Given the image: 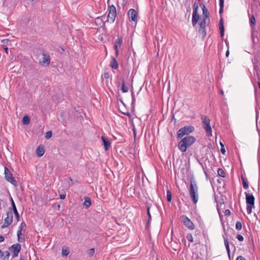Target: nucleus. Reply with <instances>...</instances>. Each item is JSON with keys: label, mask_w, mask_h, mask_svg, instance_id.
<instances>
[{"label": "nucleus", "mask_w": 260, "mask_h": 260, "mask_svg": "<svg viewBox=\"0 0 260 260\" xmlns=\"http://www.w3.org/2000/svg\"><path fill=\"white\" fill-rule=\"evenodd\" d=\"M196 141V138L192 136H186L178 143V149L181 152H185L187 148L194 143Z\"/></svg>", "instance_id": "nucleus-1"}, {"label": "nucleus", "mask_w": 260, "mask_h": 260, "mask_svg": "<svg viewBox=\"0 0 260 260\" xmlns=\"http://www.w3.org/2000/svg\"><path fill=\"white\" fill-rule=\"evenodd\" d=\"M198 186L194 180H190V184L189 187V194L194 204H196L198 201Z\"/></svg>", "instance_id": "nucleus-2"}, {"label": "nucleus", "mask_w": 260, "mask_h": 260, "mask_svg": "<svg viewBox=\"0 0 260 260\" xmlns=\"http://www.w3.org/2000/svg\"><path fill=\"white\" fill-rule=\"evenodd\" d=\"M194 131V128L191 125H186L180 129L177 132V137L178 139L182 138L185 135H188Z\"/></svg>", "instance_id": "nucleus-3"}, {"label": "nucleus", "mask_w": 260, "mask_h": 260, "mask_svg": "<svg viewBox=\"0 0 260 260\" xmlns=\"http://www.w3.org/2000/svg\"><path fill=\"white\" fill-rule=\"evenodd\" d=\"M13 212L11 208L7 212V217L4 219V223L2 228H5L10 225L13 221Z\"/></svg>", "instance_id": "nucleus-4"}, {"label": "nucleus", "mask_w": 260, "mask_h": 260, "mask_svg": "<svg viewBox=\"0 0 260 260\" xmlns=\"http://www.w3.org/2000/svg\"><path fill=\"white\" fill-rule=\"evenodd\" d=\"M201 120L204 125V128L206 132L209 134H211L212 129L210 126V120L205 115L201 116Z\"/></svg>", "instance_id": "nucleus-5"}, {"label": "nucleus", "mask_w": 260, "mask_h": 260, "mask_svg": "<svg viewBox=\"0 0 260 260\" xmlns=\"http://www.w3.org/2000/svg\"><path fill=\"white\" fill-rule=\"evenodd\" d=\"M4 174L5 179L7 181L11 183L12 184L15 186L17 185V182L16 180L13 177L12 174L7 167H5Z\"/></svg>", "instance_id": "nucleus-6"}, {"label": "nucleus", "mask_w": 260, "mask_h": 260, "mask_svg": "<svg viewBox=\"0 0 260 260\" xmlns=\"http://www.w3.org/2000/svg\"><path fill=\"white\" fill-rule=\"evenodd\" d=\"M21 249V246L20 244H15L12 245L9 247V250L12 254L13 257H15L18 256V253L20 252Z\"/></svg>", "instance_id": "nucleus-7"}, {"label": "nucleus", "mask_w": 260, "mask_h": 260, "mask_svg": "<svg viewBox=\"0 0 260 260\" xmlns=\"http://www.w3.org/2000/svg\"><path fill=\"white\" fill-rule=\"evenodd\" d=\"M117 15L116 9L114 5H111L109 7V12L108 14V20H110L111 22H114Z\"/></svg>", "instance_id": "nucleus-8"}, {"label": "nucleus", "mask_w": 260, "mask_h": 260, "mask_svg": "<svg viewBox=\"0 0 260 260\" xmlns=\"http://www.w3.org/2000/svg\"><path fill=\"white\" fill-rule=\"evenodd\" d=\"M129 19L136 23L138 20V12L134 9H131L127 13Z\"/></svg>", "instance_id": "nucleus-9"}, {"label": "nucleus", "mask_w": 260, "mask_h": 260, "mask_svg": "<svg viewBox=\"0 0 260 260\" xmlns=\"http://www.w3.org/2000/svg\"><path fill=\"white\" fill-rule=\"evenodd\" d=\"M184 225L189 230H193L194 229V224L186 216H182Z\"/></svg>", "instance_id": "nucleus-10"}, {"label": "nucleus", "mask_w": 260, "mask_h": 260, "mask_svg": "<svg viewBox=\"0 0 260 260\" xmlns=\"http://www.w3.org/2000/svg\"><path fill=\"white\" fill-rule=\"evenodd\" d=\"M50 61V56L48 54L43 53L42 57L40 59V63L42 66H47L49 64Z\"/></svg>", "instance_id": "nucleus-11"}, {"label": "nucleus", "mask_w": 260, "mask_h": 260, "mask_svg": "<svg viewBox=\"0 0 260 260\" xmlns=\"http://www.w3.org/2000/svg\"><path fill=\"white\" fill-rule=\"evenodd\" d=\"M122 39L121 37H118V38L115 41L114 48L115 50V54L116 56H117L119 54L118 47L122 45Z\"/></svg>", "instance_id": "nucleus-12"}, {"label": "nucleus", "mask_w": 260, "mask_h": 260, "mask_svg": "<svg viewBox=\"0 0 260 260\" xmlns=\"http://www.w3.org/2000/svg\"><path fill=\"white\" fill-rule=\"evenodd\" d=\"M246 196V202L247 205H254L255 198L252 194H249L246 192L245 193Z\"/></svg>", "instance_id": "nucleus-13"}, {"label": "nucleus", "mask_w": 260, "mask_h": 260, "mask_svg": "<svg viewBox=\"0 0 260 260\" xmlns=\"http://www.w3.org/2000/svg\"><path fill=\"white\" fill-rule=\"evenodd\" d=\"M206 19L202 18L200 22V29L199 31L200 32H201V33L204 36H205L206 34V32L205 31L206 23Z\"/></svg>", "instance_id": "nucleus-14"}, {"label": "nucleus", "mask_w": 260, "mask_h": 260, "mask_svg": "<svg viewBox=\"0 0 260 260\" xmlns=\"http://www.w3.org/2000/svg\"><path fill=\"white\" fill-rule=\"evenodd\" d=\"M11 201L14 214L16 218L17 221H19L20 220V216L19 213L17 211L16 205L12 198L11 199Z\"/></svg>", "instance_id": "nucleus-15"}, {"label": "nucleus", "mask_w": 260, "mask_h": 260, "mask_svg": "<svg viewBox=\"0 0 260 260\" xmlns=\"http://www.w3.org/2000/svg\"><path fill=\"white\" fill-rule=\"evenodd\" d=\"M102 140L104 144V149L105 150H108L111 147V142L106 137L102 136L101 137Z\"/></svg>", "instance_id": "nucleus-16"}, {"label": "nucleus", "mask_w": 260, "mask_h": 260, "mask_svg": "<svg viewBox=\"0 0 260 260\" xmlns=\"http://www.w3.org/2000/svg\"><path fill=\"white\" fill-rule=\"evenodd\" d=\"M45 151L44 146L40 145L37 148L36 153L39 157L42 156L44 154Z\"/></svg>", "instance_id": "nucleus-17"}, {"label": "nucleus", "mask_w": 260, "mask_h": 260, "mask_svg": "<svg viewBox=\"0 0 260 260\" xmlns=\"http://www.w3.org/2000/svg\"><path fill=\"white\" fill-rule=\"evenodd\" d=\"M201 7L203 11V18L207 19L209 17V13L204 5H202Z\"/></svg>", "instance_id": "nucleus-18"}, {"label": "nucleus", "mask_w": 260, "mask_h": 260, "mask_svg": "<svg viewBox=\"0 0 260 260\" xmlns=\"http://www.w3.org/2000/svg\"><path fill=\"white\" fill-rule=\"evenodd\" d=\"M10 256V253L8 251H2L1 250V253L0 254L1 258L2 260H9Z\"/></svg>", "instance_id": "nucleus-19"}, {"label": "nucleus", "mask_w": 260, "mask_h": 260, "mask_svg": "<svg viewBox=\"0 0 260 260\" xmlns=\"http://www.w3.org/2000/svg\"><path fill=\"white\" fill-rule=\"evenodd\" d=\"M91 199L90 197L86 196L84 197V202L83 203V206L86 208H88L91 205Z\"/></svg>", "instance_id": "nucleus-20"}, {"label": "nucleus", "mask_w": 260, "mask_h": 260, "mask_svg": "<svg viewBox=\"0 0 260 260\" xmlns=\"http://www.w3.org/2000/svg\"><path fill=\"white\" fill-rule=\"evenodd\" d=\"M199 18H200V16L198 13L196 14V15L192 14V25L193 26H194L197 24V23L199 19Z\"/></svg>", "instance_id": "nucleus-21"}, {"label": "nucleus", "mask_w": 260, "mask_h": 260, "mask_svg": "<svg viewBox=\"0 0 260 260\" xmlns=\"http://www.w3.org/2000/svg\"><path fill=\"white\" fill-rule=\"evenodd\" d=\"M110 67L113 69H117L118 67V63L116 59L115 58H113L110 62Z\"/></svg>", "instance_id": "nucleus-22"}, {"label": "nucleus", "mask_w": 260, "mask_h": 260, "mask_svg": "<svg viewBox=\"0 0 260 260\" xmlns=\"http://www.w3.org/2000/svg\"><path fill=\"white\" fill-rule=\"evenodd\" d=\"M219 29L220 32V35L221 37H223L224 35V27H223V20L222 19H220L219 22Z\"/></svg>", "instance_id": "nucleus-23"}, {"label": "nucleus", "mask_w": 260, "mask_h": 260, "mask_svg": "<svg viewBox=\"0 0 260 260\" xmlns=\"http://www.w3.org/2000/svg\"><path fill=\"white\" fill-rule=\"evenodd\" d=\"M224 243L226 251L228 252V256L229 257H230V249L229 247V244L228 240L226 238H224Z\"/></svg>", "instance_id": "nucleus-24"}, {"label": "nucleus", "mask_w": 260, "mask_h": 260, "mask_svg": "<svg viewBox=\"0 0 260 260\" xmlns=\"http://www.w3.org/2000/svg\"><path fill=\"white\" fill-rule=\"evenodd\" d=\"M70 253V249L68 247H63L62 248L61 253L62 256H67Z\"/></svg>", "instance_id": "nucleus-25"}, {"label": "nucleus", "mask_w": 260, "mask_h": 260, "mask_svg": "<svg viewBox=\"0 0 260 260\" xmlns=\"http://www.w3.org/2000/svg\"><path fill=\"white\" fill-rule=\"evenodd\" d=\"M217 173L218 175L220 177H222L223 178H224L225 177V173L224 172V170L222 169H218Z\"/></svg>", "instance_id": "nucleus-26"}, {"label": "nucleus", "mask_w": 260, "mask_h": 260, "mask_svg": "<svg viewBox=\"0 0 260 260\" xmlns=\"http://www.w3.org/2000/svg\"><path fill=\"white\" fill-rule=\"evenodd\" d=\"M23 123L24 124H28L30 122V119L28 116H24L22 119Z\"/></svg>", "instance_id": "nucleus-27"}, {"label": "nucleus", "mask_w": 260, "mask_h": 260, "mask_svg": "<svg viewBox=\"0 0 260 260\" xmlns=\"http://www.w3.org/2000/svg\"><path fill=\"white\" fill-rule=\"evenodd\" d=\"M242 181L244 188L245 189H248L249 187V185L248 182L246 181L245 179L243 177H242Z\"/></svg>", "instance_id": "nucleus-28"}, {"label": "nucleus", "mask_w": 260, "mask_h": 260, "mask_svg": "<svg viewBox=\"0 0 260 260\" xmlns=\"http://www.w3.org/2000/svg\"><path fill=\"white\" fill-rule=\"evenodd\" d=\"M121 90L123 92H127L128 91V88L125 86V82L123 81L122 83Z\"/></svg>", "instance_id": "nucleus-29"}, {"label": "nucleus", "mask_w": 260, "mask_h": 260, "mask_svg": "<svg viewBox=\"0 0 260 260\" xmlns=\"http://www.w3.org/2000/svg\"><path fill=\"white\" fill-rule=\"evenodd\" d=\"M198 5L196 3H194L193 5V12L192 14L196 15V14L198 13Z\"/></svg>", "instance_id": "nucleus-30"}, {"label": "nucleus", "mask_w": 260, "mask_h": 260, "mask_svg": "<svg viewBox=\"0 0 260 260\" xmlns=\"http://www.w3.org/2000/svg\"><path fill=\"white\" fill-rule=\"evenodd\" d=\"M254 205H247L246 210L248 214H250L252 212V209Z\"/></svg>", "instance_id": "nucleus-31"}, {"label": "nucleus", "mask_w": 260, "mask_h": 260, "mask_svg": "<svg viewBox=\"0 0 260 260\" xmlns=\"http://www.w3.org/2000/svg\"><path fill=\"white\" fill-rule=\"evenodd\" d=\"M242 228V223L240 221H237L236 223V229L237 230H241Z\"/></svg>", "instance_id": "nucleus-32"}, {"label": "nucleus", "mask_w": 260, "mask_h": 260, "mask_svg": "<svg viewBox=\"0 0 260 260\" xmlns=\"http://www.w3.org/2000/svg\"><path fill=\"white\" fill-rule=\"evenodd\" d=\"M167 198L168 201L170 202L172 200V194L170 190L167 191Z\"/></svg>", "instance_id": "nucleus-33"}, {"label": "nucleus", "mask_w": 260, "mask_h": 260, "mask_svg": "<svg viewBox=\"0 0 260 260\" xmlns=\"http://www.w3.org/2000/svg\"><path fill=\"white\" fill-rule=\"evenodd\" d=\"M186 238L189 242L193 241V236L191 234H188L186 236Z\"/></svg>", "instance_id": "nucleus-34"}, {"label": "nucleus", "mask_w": 260, "mask_h": 260, "mask_svg": "<svg viewBox=\"0 0 260 260\" xmlns=\"http://www.w3.org/2000/svg\"><path fill=\"white\" fill-rule=\"evenodd\" d=\"M147 215L148 216V224L150 221V220L151 219V215H150V207H149V206L147 207Z\"/></svg>", "instance_id": "nucleus-35"}, {"label": "nucleus", "mask_w": 260, "mask_h": 260, "mask_svg": "<svg viewBox=\"0 0 260 260\" xmlns=\"http://www.w3.org/2000/svg\"><path fill=\"white\" fill-rule=\"evenodd\" d=\"M52 136V132L51 131H48L46 133L45 137L46 139H49Z\"/></svg>", "instance_id": "nucleus-36"}, {"label": "nucleus", "mask_w": 260, "mask_h": 260, "mask_svg": "<svg viewBox=\"0 0 260 260\" xmlns=\"http://www.w3.org/2000/svg\"><path fill=\"white\" fill-rule=\"evenodd\" d=\"M94 253V249L91 248L88 251V254L89 256H92Z\"/></svg>", "instance_id": "nucleus-37"}, {"label": "nucleus", "mask_w": 260, "mask_h": 260, "mask_svg": "<svg viewBox=\"0 0 260 260\" xmlns=\"http://www.w3.org/2000/svg\"><path fill=\"white\" fill-rule=\"evenodd\" d=\"M250 22L252 24H254L255 23V19L254 17V16H252L251 17L250 19Z\"/></svg>", "instance_id": "nucleus-38"}, {"label": "nucleus", "mask_w": 260, "mask_h": 260, "mask_svg": "<svg viewBox=\"0 0 260 260\" xmlns=\"http://www.w3.org/2000/svg\"><path fill=\"white\" fill-rule=\"evenodd\" d=\"M237 238L239 241H243L244 240L243 237L241 235H237Z\"/></svg>", "instance_id": "nucleus-39"}, {"label": "nucleus", "mask_w": 260, "mask_h": 260, "mask_svg": "<svg viewBox=\"0 0 260 260\" xmlns=\"http://www.w3.org/2000/svg\"><path fill=\"white\" fill-rule=\"evenodd\" d=\"M220 145H221V153L223 154H224L225 153V149L224 148V145H223V144L222 143H220Z\"/></svg>", "instance_id": "nucleus-40"}, {"label": "nucleus", "mask_w": 260, "mask_h": 260, "mask_svg": "<svg viewBox=\"0 0 260 260\" xmlns=\"http://www.w3.org/2000/svg\"><path fill=\"white\" fill-rule=\"evenodd\" d=\"M2 47L5 50V53L7 54H8V48L7 46H5V45H2Z\"/></svg>", "instance_id": "nucleus-41"}, {"label": "nucleus", "mask_w": 260, "mask_h": 260, "mask_svg": "<svg viewBox=\"0 0 260 260\" xmlns=\"http://www.w3.org/2000/svg\"><path fill=\"white\" fill-rule=\"evenodd\" d=\"M132 104H134L136 101V99L134 96V92L132 91Z\"/></svg>", "instance_id": "nucleus-42"}, {"label": "nucleus", "mask_w": 260, "mask_h": 260, "mask_svg": "<svg viewBox=\"0 0 260 260\" xmlns=\"http://www.w3.org/2000/svg\"><path fill=\"white\" fill-rule=\"evenodd\" d=\"M230 214H231V211H230V210L226 209L225 210V211H224L225 215H226V216L230 215Z\"/></svg>", "instance_id": "nucleus-43"}, {"label": "nucleus", "mask_w": 260, "mask_h": 260, "mask_svg": "<svg viewBox=\"0 0 260 260\" xmlns=\"http://www.w3.org/2000/svg\"><path fill=\"white\" fill-rule=\"evenodd\" d=\"M236 260H246V259L242 256H238Z\"/></svg>", "instance_id": "nucleus-44"}, {"label": "nucleus", "mask_w": 260, "mask_h": 260, "mask_svg": "<svg viewBox=\"0 0 260 260\" xmlns=\"http://www.w3.org/2000/svg\"><path fill=\"white\" fill-rule=\"evenodd\" d=\"M25 226V224L24 222H22L19 227L20 230L22 231Z\"/></svg>", "instance_id": "nucleus-45"}, {"label": "nucleus", "mask_w": 260, "mask_h": 260, "mask_svg": "<svg viewBox=\"0 0 260 260\" xmlns=\"http://www.w3.org/2000/svg\"><path fill=\"white\" fill-rule=\"evenodd\" d=\"M219 6L220 7H223L224 0H219Z\"/></svg>", "instance_id": "nucleus-46"}, {"label": "nucleus", "mask_w": 260, "mask_h": 260, "mask_svg": "<svg viewBox=\"0 0 260 260\" xmlns=\"http://www.w3.org/2000/svg\"><path fill=\"white\" fill-rule=\"evenodd\" d=\"M59 197L60 199H64L66 197V194L65 193L60 194Z\"/></svg>", "instance_id": "nucleus-47"}, {"label": "nucleus", "mask_w": 260, "mask_h": 260, "mask_svg": "<svg viewBox=\"0 0 260 260\" xmlns=\"http://www.w3.org/2000/svg\"><path fill=\"white\" fill-rule=\"evenodd\" d=\"M102 19L100 18L99 17H98L95 19V22L96 23H99L100 24L102 22Z\"/></svg>", "instance_id": "nucleus-48"}, {"label": "nucleus", "mask_w": 260, "mask_h": 260, "mask_svg": "<svg viewBox=\"0 0 260 260\" xmlns=\"http://www.w3.org/2000/svg\"><path fill=\"white\" fill-rule=\"evenodd\" d=\"M24 240V238H21L19 237H18V241L19 242H22Z\"/></svg>", "instance_id": "nucleus-49"}, {"label": "nucleus", "mask_w": 260, "mask_h": 260, "mask_svg": "<svg viewBox=\"0 0 260 260\" xmlns=\"http://www.w3.org/2000/svg\"><path fill=\"white\" fill-rule=\"evenodd\" d=\"M5 240L4 236L0 235V243L3 242Z\"/></svg>", "instance_id": "nucleus-50"}, {"label": "nucleus", "mask_w": 260, "mask_h": 260, "mask_svg": "<svg viewBox=\"0 0 260 260\" xmlns=\"http://www.w3.org/2000/svg\"><path fill=\"white\" fill-rule=\"evenodd\" d=\"M258 125H260V121L258 122V123L256 124V127L257 128L259 135H260V131L258 129Z\"/></svg>", "instance_id": "nucleus-51"}, {"label": "nucleus", "mask_w": 260, "mask_h": 260, "mask_svg": "<svg viewBox=\"0 0 260 260\" xmlns=\"http://www.w3.org/2000/svg\"><path fill=\"white\" fill-rule=\"evenodd\" d=\"M17 235L18 237H19L21 235V230H19L17 232Z\"/></svg>", "instance_id": "nucleus-52"}, {"label": "nucleus", "mask_w": 260, "mask_h": 260, "mask_svg": "<svg viewBox=\"0 0 260 260\" xmlns=\"http://www.w3.org/2000/svg\"><path fill=\"white\" fill-rule=\"evenodd\" d=\"M2 42H3L4 43H6L9 42V40L8 39H4L2 41Z\"/></svg>", "instance_id": "nucleus-53"}, {"label": "nucleus", "mask_w": 260, "mask_h": 260, "mask_svg": "<svg viewBox=\"0 0 260 260\" xmlns=\"http://www.w3.org/2000/svg\"><path fill=\"white\" fill-rule=\"evenodd\" d=\"M123 114L125 115H126V116H131V114L129 112H123Z\"/></svg>", "instance_id": "nucleus-54"}, {"label": "nucleus", "mask_w": 260, "mask_h": 260, "mask_svg": "<svg viewBox=\"0 0 260 260\" xmlns=\"http://www.w3.org/2000/svg\"><path fill=\"white\" fill-rule=\"evenodd\" d=\"M223 7H220V10H219V13L221 14V13H222V11H223Z\"/></svg>", "instance_id": "nucleus-55"}, {"label": "nucleus", "mask_w": 260, "mask_h": 260, "mask_svg": "<svg viewBox=\"0 0 260 260\" xmlns=\"http://www.w3.org/2000/svg\"><path fill=\"white\" fill-rule=\"evenodd\" d=\"M229 55V50H228L226 52V53H225V55L226 57H228Z\"/></svg>", "instance_id": "nucleus-56"}, {"label": "nucleus", "mask_w": 260, "mask_h": 260, "mask_svg": "<svg viewBox=\"0 0 260 260\" xmlns=\"http://www.w3.org/2000/svg\"><path fill=\"white\" fill-rule=\"evenodd\" d=\"M182 242L183 243H185V242H186L185 239H182Z\"/></svg>", "instance_id": "nucleus-57"}, {"label": "nucleus", "mask_w": 260, "mask_h": 260, "mask_svg": "<svg viewBox=\"0 0 260 260\" xmlns=\"http://www.w3.org/2000/svg\"><path fill=\"white\" fill-rule=\"evenodd\" d=\"M220 93H221V94H222V95H223V93H224V92H223V91L222 90H220Z\"/></svg>", "instance_id": "nucleus-58"}, {"label": "nucleus", "mask_w": 260, "mask_h": 260, "mask_svg": "<svg viewBox=\"0 0 260 260\" xmlns=\"http://www.w3.org/2000/svg\"><path fill=\"white\" fill-rule=\"evenodd\" d=\"M258 87H259V88L260 89V82H258Z\"/></svg>", "instance_id": "nucleus-59"}, {"label": "nucleus", "mask_w": 260, "mask_h": 260, "mask_svg": "<svg viewBox=\"0 0 260 260\" xmlns=\"http://www.w3.org/2000/svg\"><path fill=\"white\" fill-rule=\"evenodd\" d=\"M70 179L71 180V181H73L72 179L71 178H70Z\"/></svg>", "instance_id": "nucleus-60"}, {"label": "nucleus", "mask_w": 260, "mask_h": 260, "mask_svg": "<svg viewBox=\"0 0 260 260\" xmlns=\"http://www.w3.org/2000/svg\"><path fill=\"white\" fill-rule=\"evenodd\" d=\"M1 253V249H0V254Z\"/></svg>", "instance_id": "nucleus-61"}]
</instances>
